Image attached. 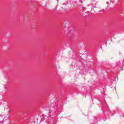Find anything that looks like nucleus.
<instances>
[{"label": "nucleus", "instance_id": "obj_1", "mask_svg": "<svg viewBox=\"0 0 124 124\" xmlns=\"http://www.w3.org/2000/svg\"><path fill=\"white\" fill-rule=\"evenodd\" d=\"M80 9L81 10H82V11H85L86 10V9L83 6L80 7Z\"/></svg>", "mask_w": 124, "mask_h": 124}, {"label": "nucleus", "instance_id": "obj_2", "mask_svg": "<svg viewBox=\"0 0 124 124\" xmlns=\"http://www.w3.org/2000/svg\"><path fill=\"white\" fill-rule=\"evenodd\" d=\"M66 4H67V2L66 3V2H65V3H63V5H66Z\"/></svg>", "mask_w": 124, "mask_h": 124}, {"label": "nucleus", "instance_id": "obj_3", "mask_svg": "<svg viewBox=\"0 0 124 124\" xmlns=\"http://www.w3.org/2000/svg\"><path fill=\"white\" fill-rule=\"evenodd\" d=\"M92 8H93H93H95V6H93L92 7Z\"/></svg>", "mask_w": 124, "mask_h": 124}, {"label": "nucleus", "instance_id": "obj_4", "mask_svg": "<svg viewBox=\"0 0 124 124\" xmlns=\"http://www.w3.org/2000/svg\"><path fill=\"white\" fill-rule=\"evenodd\" d=\"M99 12H102V11H99Z\"/></svg>", "mask_w": 124, "mask_h": 124}, {"label": "nucleus", "instance_id": "obj_5", "mask_svg": "<svg viewBox=\"0 0 124 124\" xmlns=\"http://www.w3.org/2000/svg\"><path fill=\"white\" fill-rule=\"evenodd\" d=\"M106 4H108V2H106Z\"/></svg>", "mask_w": 124, "mask_h": 124}, {"label": "nucleus", "instance_id": "obj_6", "mask_svg": "<svg viewBox=\"0 0 124 124\" xmlns=\"http://www.w3.org/2000/svg\"><path fill=\"white\" fill-rule=\"evenodd\" d=\"M64 28H66V27L64 26Z\"/></svg>", "mask_w": 124, "mask_h": 124}]
</instances>
